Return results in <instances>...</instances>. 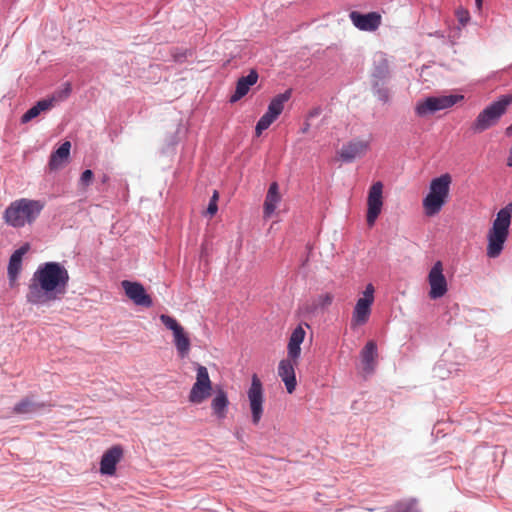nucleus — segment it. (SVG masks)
Returning a JSON list of instances; mask_svg holds the SVG:
<instances>
[{"mask_svg": "<svg viewBox=\"0 0 512 512\" xmlns=\"http://www.w3.org/2000/svg\"><path fill=\"white\" fill-rule=\"evenodd\" d=\"M296 364L297 360H292L288 357L287 359H282L278 365V375L284 382L287 392L290 394L295 391L297 385L295 375Z\"/></svg>", "mask_w": 512, "mask_h": 512, "instance_id": "obj_17", "label": "nucleus"}, {"mask_svg": "<svg viewBox=\"0 0 512 512\" xmlns=\"http://www.w3.org/2000/svg\"><path fill=\"white\" fill-rule=\"evenodd\" d=\"M511 219L512 203H509L497 212L492 227L488 231L486 254L489 258H497L501 255L509 237Z\"/></svg>", "mask_w": 512, "mask_h": 512, "instance_id": "obj_3", "label": "nucleus"}, {"mask_svg": "<svg viewBox=\"0 0 512 512\" xmlns=\"http://www.w3.org/2000/svg\"><path fill=\"white\" fill-rule=\"evenodd\" d=\"M69 272L59 262L40 264L29 280L26 301L34 306H49L67 293Z\"/></svg>", "mask_w": 512, "mask_h": 512, "instance_id": "obj_1", "label": "nucleus"}, {"mask_svg": "<svg viewBox=\"0 0 512 512\" xmlns=\"http://www.w3.org/2000/svg\"><path fill=\"white\" fill-rule=\"evenodd\" d=\"M218 198H219V194H218V192L215 190V191L213 192V195H212V197L210 198V201H209V202H214V203H216V204H217Z\"/></svg>", "mask_w": 512, "mask_h": 512, "instance_id": "obj_36", "label": "nucleus"}, {"mask_svg": "<svg viewBox=\"0 0 512 512\" xmlns=\"http://www.w3.org/2000/svg\"><path fill=\"white\" fill-rule=\"evenodd\" d=\"M318 114H319V111H318V110H314V111H311V112H310L309 116H310V117H315V116H317Z\"/></svg>", "mask_w": 512, "mask_h": 512, "instance_id": "obj_42", "label": "nucleus"}, {"mask_svg": "<svg viewBox=\"0 0 512 512\" xmlns=\"http://www.w3.org/2000/svg\"><path fill=\"white\" fill-rule=\"evenodd\" d=\"M229 403L230 402H229L227 393L223 389H218L215 393L214 398L211 401V408H212L213 414L219 420L226 418Z\"/></svg>", "mask_w": 512, "mask_h": 512, "instance_id": "obj_24", "label": "nucleus"}, {"mask_svg": "<svg viewBox=\"0 0 512 512\" xmlns=\"http://www.w3.org/2000/svg\"><path fill=\"white\" fill-rule=\"evenodd\" d=\"M383 187V183L381 181H377L372 184L368 192L366 221L370 227L375 224L382 211Z\"/></svg>", "mask_w": 512, "mask_h": 512, "instance_id": "obj_12", "label": "nucleus"}, {"mask_svg": "<svg viewBox=\"0 0 512 512\" xmlns=\"http://www.w3.org/2000/svg\"><path fill=\"white\" fill-rule=\"evenodd\" d=\"M109 180H110V177H109V175H108V174H103V175L101 176V183H102V184H106Z\"/></svg>", "mask_w": 512, "mask_h": 512, "instance_id": "obj_38", "label": "nucleus"}, {"mask_svg": "<svg viewBox=\"0 0 512 512\" xmlns=\"http://www.w3.org/2000/svg\"><path fill=\"white\" fill-rule=\"evenodd\" d=\"M511 104L512 94L500 95L478 114L471 124V131L478 134L496 125Z\"/></svg>", "mask_w": 512, "mask_h": 512, "instance_id": "obj_5", "label": "nucleus"}, {"mask_svg": "<svg viewBox=\"0 0 512 512\" xmlns=\"http://www.w3.org/2000/svg\"><path fill=\"white\" fill-rule=\"evenodd\" d=\"M28 250L29 245L24 244L23 246L15 250L10 256L7 267V275L11 283L17 280L19 273L22 269V257L27 253Z\"/></svg>", "mask_w": 512, "mask_h": 512, "instance_id": "obj_21", "label": "nucleus"}, {"mask_svg": "<svg viewBox=\"0 0 512 512\" xmlns=\"http://www.w3.org/2000/svg\"><path fill=\"white\" fill-rule=\"evenodd\" d=\"M71 92V85L69 83H66L65 93L66 95H69Z\"/></svg>", "mask_w": 512, "mask_h": 512, "instance_id": "obj_41", "label": "nucleus"}, {"mask_svg": "<svg viewBox=\"0 0 512 512\" xmlns=\"http://www.w3.org/2000/svg\"><path fill=\"white\" fill-rule=\"evenodd\" d=\"M483 4V0H475V5L478 9H481Z\"/></svg>", "mask_w": 512, "mask_h": 512, "instance_id": "obj_40", "label": "nucleus"}, {"mask_svg": "<svg viewBox=\"0 0 512 512\" xmlns=\"http://www.w3.org/2000/svg\"><path fill=\"white\" fill-rule=\"evenodd\" d=\"M430 285L429 297L433 300L443 297L448 291L447 280L443 273V264L436 261L428 274Z\"/></svg>", "mask_w": 512, "mask_h": 512, "instance_id": "obj_13", "label": "nucleus"}, {"mask_svg": "<svg viewBox=\"0 0 512 512\" xmlns=\"http://www.w3.org/2000/svg\"><path fill=\"white\" fill-rule=\"evenodd\" d=\"M369 148L367 141L353 140L344 144L338 152L339 158L345 163H351L363 156Z\"/></svg>", "mask_w": 512, "mask_h": 512, "instance_id": "obj_18", "label": "nucleus"}, {"mask_svg": "<svg viewBox=\"0 0 512 512\" xmlns=\"http://www.w3.org/2000/svg\"><path fill=\"white\" fill-rule=\"evenodd\" d=\"M195 366L197 372L196 382L189 392L188 399L191 403L200 404L210 396L212 383L207 368L198 363Z\"/></svg>", "mask_w": 512, "mask_h": 512, "instance_id": "obj_10", "label": "nucleus"}, {"mask_svg": "<svg viewBox=\"0 0 512 512\" xmlns=\"http://www.w3.org/2000/svg\"><path fill=\"white\" fill-rule=\"evenodd\" d=\"M374 286L369 283L366 285L363 291L362 297H360L353 309L351 327L356 328L366 324L371 315V307L374 302Z\"/></svg>", "mask_w": 512, "mask_h": 512, "instance_id": "obj_9", "label": "nucleus"}, {"mask_svg": "<svg viewBox=\"0 0 512 512\" xmlns=\"http://www.w3.org/2000/svg\"><path fill=\"white\" fill-rule=\"evenodd\" d=\"M385 512H422L415 498L402 499L395 502Z\"/></svg>", "mask_w": 512, "mask_h": 512, "instance_id": "obj_29", "label": "nucleus"}, {"mask_svg": "<svg viewBox=\"0 0 512 512\" xmlns=\"http://www.w3.org/2000/svg\"><path fill=\"white\" fill-rule=\"evenodd\" d=\"M308 129H309V124L307 123V124L305 125V127H303L302 132H303V133H305V132H307V131H308Z\"/></svg>", "mask_w": 512, "mask_h": 512, "instance_id": "obj_43", "label": "nucleus"}, {"mask_svg": "<svg viewBox=\"0 0 512 512\" xmlns=\"http://www.w3.org/2000/svg\"><path fill=\"white\" fill-rule=\"evenodd\" d=\"M372 89L381 102H389V90L383 86V82L373 81Z\"/></svg>", "mask_w": 512, "mask_h": 512, "instance_id": "obj_30", "label": "nucleus"}, {"mask_svg": "<svg viewBox=\"0 0 512 512\" xmlns=\"http://www.w3.org/2000/svg\"><path fill=\"white\" fill-rule=\"evenodd\" d=\"M93 178H94L93 171L90 169H86L82 172V174L80 176L79 183H80V185H82L84 187H88L92 184Z\"/></svg>", "mask_w": 512, "mask_h": 512, "instance_id": "obj_31", "label": "nucleus"}, {"mask_svg": "<svg viewBox=\"0 0 512 512\" xmlns=\"http://www.w3.org/2000/svg\"><path fill=\"white\" fill-rule=\"evenodd\" d=\"M305 334V330L300 325L292 331L287 346L288 357L292 360H297L299 358L301 354V344L304 341Z\"/></svg>", "mask_w": 512, "mask_h": 512, "instance_id": "obj_23", "label": "nucleus"}, {"mask_svg": "<svg viewBox=\"0 0 512 512\" xmlns=\"http://www.w3.org/2000/svg\"><path fill=\"white\" fill-rule=\"evenodd\" d=\"M259 75L255 69H251L246 76H242L237 80L234 93L230 96V103H236L246 96L251 88L258 81Z\"/></svg>", "mask_w": 512, "mask_h": 512, "instance_id": "obj_19", "label": "nucleus"}, {"mask_svg": "<svg viewBox=\"0 0 512 512\" xmlns=\"http://www.w3.org/2000/svg\"><path fill=\"white\" fill-rule=\"evenodd\" d=\"M122 456L123 449L120 445H115L108 449L102 455L100 473L108 476L114 475L116 472V465L120 462Z\"/></svg>", "mask_w": 512, "mask_h": 512, "instance_id": "obj_16", "label": "nucleus"}, {"mask_svg": "<svg viewBox=\"0 0 512 512\" xmlns=\"http://www.w3.org/2000/svg\"><path fill=\"white\" fill-rule=\"evenodd\" d=\"M451 182L452 177L448 173L431 180L428 194L422 201L426 216L432 217L440 213L448 201Z\"/></svg>", "mask_w": 512, "mask_h": 512, "instance_id": "obj_4", "label": "nucleus"}, {"mask_svg": "<svg viewBox=\"0 0 512 512\" xmlns=\"http://www.w3.org/2000/svg\"><path fill=\"white\" fill-rule=\"evenodd\" d=\"M218 211V205L214 202H209L207 207V214L214 216Z\"/></svg>", "mask_w": 512, "mask_h": 512, "instance_id": "obj_34", "label": "nucleus"}, {"mask_svg": "<svg viewBox=\"0 0 512 512\" xmlns=\"http://www.w3.org/2000/svg\"><path fill=\"white\" fill-rule=\"evenodd\" d=\"M389 76V62L385 55L381 54L374 62L372 71L373 81L384 82Z\"/></svg>", "mask_w": 512, "mask_h": 512, "instance_id": "obj_27", "label": "nucleus"}, {"mask_svg": "<svg viewBox=\"0 0 512 512\" xmlns=\"http://www.w3.org/2000/svg\"><path fill=\"white\" fill-rule=\"evenodd\" d=\"M172 56L176 62H182L187 57V51L182 53H173Z\"/></svg>", "mask_w": 512, "mask_h": 512, "instance_id": "obj_35", "label": "nucleus"}, {"mask_svg": "<svg viewBox=\"0 0 512 512\" xmlns=\"http://www.w3.org/2000/svg\"><path fill=\"white\" fill-rule=\"evenodd\" d=\"M162 324L173 333V342L180 358H186L190 353L191 342L189 336L178 321L166 314L160 315Z\"/></svg>", "mask_w": 512, "mask_h": 512, "instance_id": "obj_8", "label": "nucleus"}, {"mask_svg": "<svg viewBox=\"0 0 512 512\" xmlns=\"http://www.w3.org/2000/svg\"><path fill=\"white\" fill-rule=\"evenodd\" d=\"M247 397L252 415V423L258 425L264 412V389L257 374L251 377V385L247 391Z\"/></svg>", "mask_w": 512, "mask_h": 512, "instance_id": "obj_11", "label": "nucleus"}, {"mask_svg": "<svg viewBox=\"0 0 512 512\" xmlns=\"http://www.w3.org/2000/svg\"><path fill=\"white\" fill-rule=\"evenodd\" d=\"M280 201L279 185L277 182H272L268 188L263 206V216L265 219L271 218Z\"/></svg>", "mask_w": 512, "mask_h": 512, "instance_id": "obj_22", "label": "nucleus"}, {"mask_svg": "<svg viewBox=\"0 0 512 512\" xmlns=\"http://www.w3.org/2000/svg\"><path fill=\"white\" fill-rule=\"evenodd\" d=\"M456 17L462 26H465L470 21L469 11L464 8L456 10Z\"/></svg>", "mask_w": 512, "mask_h": 512, "instance_id": "obj_32", "label": "nucleus"}, {"mask_svg": "<svg viewBox=\"0 0 512 512\" xmlns=\"http://www.w3.org/2000/svg\"><path fill=\"white\" fill-rule=\"evenodd\" d=\"M53 104V99H42L34 106L28 109L21 117V123L25 124L36 118L42 111L49 109Z\"/></svg>", "mask_w": 512, "mask_h": 512, "instance_id": "obj_28", "label": "nucleus"}, {"mask_svg": "<svg viewBox=\"0 0 512 512\" xmlns=\"http://www.w3.org/2000/svg\"><path fill=\"white\" fill-rule=\"evenodd\" d=\"M291 90L288 89L283 93L276 95L270 101L267 111L260 117L255 126V132L257 136H260L262 132L270 127V125L280 116L284 110L285 103L291 97Z\"/></svg>", "mask_w": 512, "mask_h": 512, "instance_id": "obj_7", "label": "nucleus"}, {"mask_svg": "<svg viewBox=\"0 0 512 512\" xmlns=\"http://www.w3.org/2000/svg\"><path fill=\"white\" fill-rule=\"evenodd\" d=\"M45 204V201L40 199L14 200L4 210L3 220L8 226L16 229L32 225L42 213Z\"/></svg>", "mask_w": 512, "mask_h": 512, "instance_id": "obj_2", "label": "nucleus"}, {"mask_svg": "<svg viewBox=\"0 0 512 512\" xmlns=\"http://www.w3.org/2000/svg\"><path fill=\"white\" fill-rule=\"evenodd\" d=\"M46 407L48 405L44 402H35L31 398L25 397L14 405L13 412L20 415L34 414Z\"/></svg>", "mask_w": 512, "mask_h": 512, "instance_id": "obj_26", "label": "nucleus"}, {"mask_svg": "<svg viewBox=\"0 0 512 512\" xmlns=\"http://www.w3.org/2000/svg\"><path fill=\"white\" fill-rule=\"evenodd\" d=\"M463 99L464 96L461 94L428 96L416 103L415 113L419 117H425L429 114L451 108Z\"/></svg>", "mask_w": 512, "mask_h": 512, "instance_id": "obj_6", "label": "nucleus"}, {"mask_svg": "<svg viewBox=\"0 0 512 512\" xmlns=\"http://www.w3.org/2000/svg\"><path fill=\"white\" fill-rule=\"evenodd\" d=\"M121 286L126 296L136 305L145 308L153 306L151 296L146 292L144 286L140 282L123 280Z\"/></svg>", "mask_w": 512, "mask_h": 512, "instance_id": "obj_14", "label": "nucleus"}, {"mask_svg": "<svg viewBox=\"0 0 512 512\" xmlns=\"http://www.w3.org/2000/svg\"><path fill=\"white\" fill-rule=\"evenodd\" d=\"M70 148L71 143L69 141H65L51 153L49 159V167L51 170L59 169L68 161Z\"/></svg>", "mask_w": 512, "mask_h": 512, "instance_id": "obj_25", "label": "nucleus"}, {"mask_svg": "<svg viewBox=\"0 0 512 512\" xmlns=\"http://www.w3.org/2000/svg\"><path fill=\"white\" fill-rule=\"evenodd\" d=\"M349 19L357 29L368 32L376 31L382 23L381 14L376 11L369 13L351 11Z\"/></svg>", "mask_w": 512, "mask_h": 512, "instance_id": "obj_15", "label": "nucleus"}, {"mask_svg": "<svg viewBox=\"0 0 512 512\" xmlns=\"http://www.w3.org/2000/svg\"><path fill=\"white\" fill-rule=\"evenodd\" d=\"M505 135L508 137L512 136V123L505 129Z\"/></svg>", "mask_w": 512, "mask_h": 512, "instance_id": "obj_39", "label": "nucleus"}, {"mask_svg": "<svg viewBox=\"0 0 512 512\" xmlns=\"http://www.w3.org/2000/svg\"><path fill=\"white\" fill-rule=\"evenodd\" d=\"M333 299H334V297L331 293L322 294L318 297V305L321 308H325L332 304Z\"/></svg>", "mask_w": 512, "mask_h": 512, "instance_id": "obj_33", "label": "nucleus"}, {"mask_svg": "<svg viewBox=\"0 0 512 512\" xmlns=\"http://www.w3.org/2000/svg\"><path fill=\"white\" fill-rule=\"evenodd\" d=\"M377 356L376 342L373 340L368 341L360 352L363 370L366 374H372L375 371Z\"/></svg>", "mask_w": 512, "mask_h": 512, "instance_id": "obj_20", "label": "nucleus"}, {"mask_svg": "<svg viewBox=\"0 0 512 512\" xmlns=\"http://www.w3.org/2000/svg\"><path fill=\"white\" fill-rule=\"evenodd\" d=\"M507 166L512 167V145H511V148L509 150V155H508V158H507Z\"/></svg>", "mask_w": 512, "mask_h": 512, "instance_id": "obj_37", "label": "nucleus"}]
</instances>
